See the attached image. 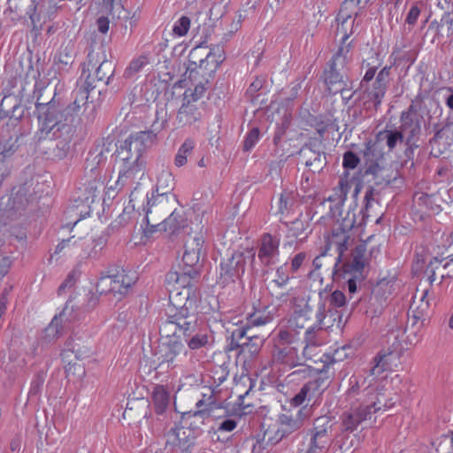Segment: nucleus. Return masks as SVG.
<instances>
[{"label":"nucleus","instance_id":"obj_1","mask_svg":"<svg viewBox=\"0 0 453 453\" xmlns=\"http://www.w3.org/2000/svg\"><path fill=\"white\" fill-rule=\"evenodd\" d=\"M173 296L172 300L178 307L175 312L167 313L166 319L159 327L161 343L158 351V367L167 370L182 368L187 362L188 350L182 338L189 337L196 328L197 316Z\"/></svg>","mask_w":453,"mask_h":453},{"label":"nucleus","instance_id":"obj_2","mask_svg":"<svg viewBox=\"0 0 453 453\" xmlns=\"http://www.w3.org/2000/svg\"><path fill=\"white\" fill-rule=\"evenodd\" d=\"M155 139L156 134L151 130H147L132 134L123 142L117 150L118 179L114 186L107 188L106 195L108 196L144 175L146 162L142 154L147 148L154 143Z\"/></svg>","mask_w":453,"mask_h":453},{"label":"nucleus","instance_id":"obj_3","mask_svg":"<svg viewBox=\"0 0 453 453\" xmlns=\"http://www.w3.org/2000/svg\"><path fill=\"white\" fill-rule=\"evenodd\" d=\"M360 400V404L350 403L349 410L342 414V432L350 434L365 421L375 422L377 415H381L395 405L391 397H383L376 394H363Z\"/></svg>","mask_w":453,"mask_h":453},{"label":"nucleus","instance_id":"obj_4","mask_svg":"<svg viewBox=\"0 0 453 453\" xmlns=\"http://www.w3.org/2000/svg\"><path fill=\"white\" fill-rule=\"evenodd\" d=\"M225 59L223 47L215 45L208 50L203 44L197 45L189 51L184 77L190 81H202L204 85Z\"/></svg>","mask_w":453,"mask_h":453},{"label":"nucleus","instance_id":"obj_5","mask_svg":"<svg viewBox=\"0 0 453 453\" xmlns=\"http://www.w3.org/2000/svg\"><path fill=\"white\" fill-rule=\"evenodd\" d=\"M38 119V141L57 140L60 138L62 131L67 127L66 111L53 102L47 104L37 103L35 105Z\"/></svg>","mask_w":453,"mask_h":453},{"label":"nucleus","instance_id":"obj_6","mask_svg":"<svg viewBox=\"0 0 453 453\" xmlns=\"http://www.w3.org/2000/svg\"><path fill=\"white\" fill-rule=\"evenodd\" d=\"M134 283L135 279L125 270L111 269L101 273L95 288L99 295L110 294L118 300H122Z\"/></svg>","mask_w":453,"mask_h":453},{"label":"nucleus","instance_id":"obj_7","mask_svg":"<svg viewBox=\"0 0 453 453\" xmlns=\"http://www.w3.org/2000/svg\"><path fill=\"white\" fill-rule=\"evenodd\" d=\"M255 259L253 249L234 252L230 257L221 261L219 282L228 285L241 280L246 272L252 270Z\"/></svg>","mask_w":453,"mask_h":453},{"label":"nucleus","instance_id":"obj_8","mask_svg":"<svg viewBox=\"0 0 453 453\" xmlns=\"http://www.w3.org/2000/svg\"><path fill=\"white\" fill-rule=\"evenodd\" d=\"M198 275V270L193 267L182 268L181 272H170L168 274L169 285L173 282L172 288L169 289V301L171 307L167 313L175 312L178 307L174 305L171 297L173 295L177 296L178 300L181 302V307H186L188 311H191L192 301L189 300L190 289L192 281Z\"/></svg>","mask_w":453,"mask_h":453},{"label":"nucleus","instance_id":"obj_9","mask_svg":"<svg viewBox=\"0 0 453 453\" xmlns=\"http://www.w3.org/2000/svg\"><path fill=\"white\" fill-rule=\"evenodd\" d=\"M177 203L176 196L168 190L157 194L152 192L144 211V221L146 222L144 231L146 235H148V229H153V224H158L160 219L173 210Z\"/></svg>","mask_w":453,"mask_h":453},{"label":"nucleus","instance_id":"obj_10","mask_svg":"<svg viewBox=\"0 0 453 453\" xmlns=\"http://www.w3.org/2000/svg\"><path fill=\"white\" fill-rule=\"evenodd\" d=\"M206 88L202 81L196 83L195 88H187L183 94V102L177 112L176 120L179 127L191 126L201 120L202 111L197 102L203 96Z\"/></svg>","mask_w":453,"mask_h":453},{"label":"nucleus","instance_id":"obj_11","mask_svg":"<svg viewBox=\"0 0 453 453\" xmlns=\"http://www.w3.org/2000/svg\"><path fill=\"white\" fill-rule=\"evenodd\" d=\"M303 426L302 411L296 415L282 413L280 414L274 423L270 424L264 432V439L268 443L276 444L285 436L299 430Z\"/></svg>","mask_w":453,"mask_h":453},{"label":"nucleus","instance_id":"obj_12","mask_svg":"<svg viewBox=\"0 0 453 453\" xmlns=\"http://www.w3.org/2000/svg\"><path fill=\"white\" fill-rule=\"evenodd\" d=\"M217 408L216 402L213 395H211L208 398H205L203 395V398L198 400L196 403V411H190L184 412L181 417V427L175 429V434L180 441L181 439L180 432L185 428L198 429L201 426L204 425L205 421L211 418L212 412Z\"/></svg>","mask_w":453,"mask_h":453},{"label":"nucleus","instance_id":"obj_13","mask_svg":"<svg viewBox=\"0 0 453 453\" xmlns=\"http://www.w3.org/2000/svg\"><path fill=\"white\" fill-rule=\"evenodd\" d=\"M332 420L328 416H321L315 419L310 430V442L306 453H327L333 444Z\"/></svg>","mask_w":453,"mask_h":453},{"label":"nucleus","instance_id":"obj_14","mask_svg":"<svg viewBox=\"0 0 453 453\" xmlns=\"http://www.w3.org/2000/svg\"><path fill=\"white\" fill-rule=\"evenodd\" d=\"M273 319V314L269 306L256 308L252 313L246 317V322L233 331L232 337L237 341L246 337L251 342L253 336L248 335V331L254 326H265L272 322ZM245 346L251 353H257L259 350V346L251 342H247Z\"/></svg>","mask_w":453,"mask_h":453},{"label":"nucleus","instance_id":"obj_15","mask_svg":"<svg viewBox=\"0 0 453 453\" xmlns=\"http://www.w3.org/2000/svg\"><path fill=\"white\" fill-rule=\"evenodd\" d=\"M332 379L333 374L330 373L328 370H320L317 372L315 378L306 382L299 393L293 397L292 403L296 406H299L306 401L308 403H315L329 387Z\"/></svg>","mask_w":453,"mask_h":453},{"label":"nucleus","instance_id":"obj_16","mask_svg":"<svg viewBox=\"0 0 453 453\" xmlns=\"http://www.w3.org/2000/svg\"><path fill=\"white\" fill-rule=\"evenodd\" d=\"M113 73L111 62L106 60L105 57L100 58L98 53L90 51L83 64L81 78L84 77V81H88L90 77L94 78L96 88L99 83L107 85Z\"/></svg>","mask_w":453,"mask_h":453},{"label":"nucleus","instance_id":"obj_17","mask_svg":"<svg viewBox=\"0 0 453 453\" xmlns=\"http://www.w3.org/2000/svg\"><path fill=\"white\" fill-rule=\"evenodd\" d=\"M354 216L351 218L348 215L342 219V221H337L334 226L331 234L326 238V249L328 250H334L338 257H342L348 249V242L349 240V231L355 226Z\"/></svg>","mask_w":453,"mask_h":453},{"label":"nucleus","instance_id":"obj_18","mask_svg":"<svg viewBox=\"0 0 453 453\" xmlns=\"http://www.w3.org/2000/svg\"><path fill=\"white\" fill-rule=\"evenodd\" d=\"M205 238L202 232L188 236L184 243L182 263L186 267L196 268L201 259L206 256Z\"/></svg>","mask_w":453,"mask_h":453},{"label":"nucleus","instance_id":"obj_19","mask_svg":"<svg viewBox=\"0 0 453 453\" xmlns=\"http://www.w3.org/2000/svg\"><path fill=\"white\" fill-rule=\"evenodd\" d=\"M385 141L388 151H392L398 143L403 141V135L400 131L385 130L380 132L376 136V141H369L365 143L364 155L368 160H373L374 157H381V148L380 142Z\"/></svg>","mask_w":453,"mask_h":453},{"label":"nucleus","instance_id":"obj_20","mask_svg":"<svg viewBox=\"0 0 453 453\" xmlns=\"http://www.w3.org/2000/svg\"><path fill=\"white\" fill-rule=\"evenodd\" d=\"M60 6L53 0L43 1L42 4H31L27 12L29 16L33 29H41L46 22L54 19Z\"/></svg>","mask_w":453,"mask_h":453},{"label":"nucleus","instance_id":"obj_21","mask_svg":"<svg viewBox=\"0 0 453 453\" xmlns=\"http://www.w3.org/2000/svg\"><path fill=\"white\" fill-rule=\"evenodd\" d=\"M73 238L62 240L56 247L53 256L60 257V256H72L74 253V249L77 247L83 248L85 245L87 247L91 246V250L87 251L85 255L88 257H96L99 254V252L104 248V242L101 240H93L90 243H87V242H82L80 240L79 244H77V241L72 240Z\"/></svg>","mask_w":453,"mask_h":453},{"label":"nucleus","instance_id":"obj_22","mask_svg":"<svg viewBox=\"0 0 453 453\" xmlns=\"http://www.w3.org/2000/svg\"><path fill=\"white\" fill-rule=\"evenodd\" d=\"M361 0H345L342 4L337 15L336 21L337 34L342 35V42L344 43L352 35V27L355 19L352 18V12L349 9L356 4H360Z\"/></svg>","mask_w":453,"mask_h":453},{"label":"nucleus","instance_id":"obj_23","mask_svg":"<svg viewBox=\"0 0 453 453\" xmlns=\"http://www.w3.org/2000/svg\"><path fill=\"white\" fill-rule=\"evenodd\" d=\"M280 239L271 234L262 235L257 257L265 265L274 264L280 256Z\"/></svg>","mask_w":453,"mask_h":453},{"label":"nucleus","instance_id":"obj_24","mask_svg":"<svg viewBox=\"0 0 453 453\" xmlns=\"http://www.w3.org/2000/svg\"><path fill=\"white\" fill-rule=\"evenodd\" d=\"M324 306L319 305L314 311L309 304H305L300 310L295 311L289 320V326L295 330H310V328H312L313 325L317 324V312L321 311L324 313Z\"/></svg>","mask_w":453,"mask_h":453},{"label":"nucleus","instance_id":"obj_25","mask_svg":"<svg viewBox=\"0 0 453 453\" xmlns=\"http://www.w3.org/2000/svg\"><path fill=\"white\" fill-rule=\"evenodd\" d=\"M441 198L438 193L427 194L417 191L413 196L414 207L421 214H439L441 211Z\"/></svg>","mask_w":453,"mask_h":453},{"label":"nucleus","instance_id":"obj_26","mask_svg":"<svg viewBox=\"0 0 453 453\" xmlns=\"http://www.w3.org/2000/svg\"><path fill=\"white\" fill-rule=\"evenodd\" d=\"M399 357L397 353L393 351L380 352L374 358V365L370 370L372 380L381 378L387 380L388 375L384 372L392 371L397 365Z\"/></svg>","mask_w":453,"mask_h":453},{"label":"nucleus","instance_id":"obj_27","mask_svg":"<svg viewBox=\"0 0 453 453\" xmlns=\"http://www.w3.org/2000/svg\"><path fill=\"white\" fill-rule=\"evenodd\" d=\"M325 315L321 311L317 312V324L312 328L306 330L304 334L305 352L310 354L311 349L317 346H323L327 343V334L323 329L322 324Z\"/></svg>","mask_w":453,"mask_h":453},{"label":"nucleus","instance_id":"obj_28","mask_svg":"<svg viewBox=\"0 0 453 453\" xmlns=\"http://www.w3.org/2000/svg\"><path fill=\"white\" fill-rule=\"evenodd\" d=\"M186 226V219L183 211L174 208L168 217L165 218L158 224H153V229H148V235L157 231L167 232L171 234L178 233Z\"/></svg>","mask_w":453,"mask_h":453},{"label":"nucleus","instance_id":"obj_29","mask_svg":"<svg viewBox=\"0 0 453 453\" xmlns=\"http://www.w3.org/2000/svg\"><path fill=\"white\" fill-rule=\"evenodd\" d=\"M290 279L287 265L284 264L279 266L276 269L274 279L268 285L271 295L278 300H287L288 296V285Z\"/></svg>","mask_w":453,"mask_h":453},{"label":"nucleus","instance_id":"obj_30","mask_svg":"<svg viewBox=\"0 0 453 453\" xmlns=\"http://www.w3.org/2000/svg\"><path fill=\"white\" fill-rule=\"evenodd\" d=\"M431 153L434 157H440L453 145V123H448L436 132L430 140Z\"/></svg>","mask_w":453,"mask_h":453},{"label":"nucleus","instance_id":"obj_31","mask_svg":"<svg viewBox=\"0 0 453 453\" xmlns=\"http://www.w3.org/2000/svg\"><path fill=\"white\" fill-rule=\"evenodd\" d=\"M95 81L94 78L90 77L88 81H82L78 85V88L74 90V101L65 109L66 114H78L81 108L87 104L89 93L95 89Z\"/></svg>","mask_w":453,"mask_h":453},{"label":"nucleus","instance_id":"obj_32","mask_svg":"<svg viewBox=\"0 0 453 453\" xmlns=\"http://www.w3.org/2000/svg\"><path fill=\"white\" fill-rule=\"evenodd\" d=\"M365 393L376 394L383 397H389L388 394H387L386 389H379L372 385H370L365 389L360 390V385L357 377L352 376L349 379V388L346 391L347 399L350 402V403L360 404V395Z\"/></svg>","mask_w":453,"mask_h":453},{"label":"nucleus","instance_id":"obj_33","mask_svg":"<svg viewBox=\"0 0 453 453\" xmlns=\"http://www.w3.org/2000/svg\"><path fill=\"white\" fill-rule=\"evenodd\" d=\"M149 193L138 183L129 195L127 204L123 209V214H130L134 211L144 212L148 200H150Z\"/></svg>","mask_w":453,"mask_h":453},{"label":"nucleus","instance_id":"obj_34","mask_svg":"<svg viewBox=\"0 0 453 453\" xmlns=\"http://www.w3.org/2000/svg\"><path fill=\"white\" fill-rule=\"evenodd\" d=\"M272 358L274 363L284 364L289 367L298 364L297 350L289 344H275Z\"/></svg>","mask_w":453,"mask_h":453},{"label":"nucleus","instance_id":"obj_35","mask_svg":"<svg viewBox=\"0 0 453 453\" xmlns=\"http://www.w3.org/2000/svg\"><path fill=\"white\" fill-rule=\"evenodd\" d=\"M324 81L331 94L336 95L345 89L346 83L343 75L336 69L334 60L330 65L329 70L325 71Z\"/></svg>","mask_w":453,"mask_h":453},{"label":"nucleus","instance_id":"obj_36","mask_svg":"<svg viewBox=\"0 0 453 453\" xmlns=\"http://www.w3.org/2000/svg\"><path fill=\"white\" fill-rule=\"evenodd\" d=\"M321 347L322 346H317V348L313 347L311 349L310 354L305 352V347H304L303 350V357L306 360H311L315 363H317L318 361H321L323 363H327L328 361H330V363H335L337 361L342 360L343 357H346V354H344L343 356L341 355V351H345V349H346L345 346L342 347L341 350L339 349H335L334 351V353H332V355H328V354L320 355L321 354V349H320Z\"/></svg>","mask_w":453,"mask_h":453},{"label":"nucleus","instance_id":"obj_37","mask_svg":"<svg viewBox=\"0 0 453 453\" xmlns=\"http://www.w3.org/2000/svg\"><path fill=\"white\" fill-rule=\"evenodd\" d=\"M170 400V394L165 386L157 385L154 388L152 392V402L154 404L155 411L157 414H163Z\"/></svg>","mask_w":453,"mask_h":453},{"label":"nucleus","instance_id":"obj_38","mask_svg":"<svg viewBox=\"0 0 453 453\" xmlns=\"http://www.w3.org/2000/svg\"><path fill=\"white\" fill-rule=\"evenodd\" d=\"M62 361L65 364V372L67 377L69 376H82L85 374V368L82 365L77 363L71 357V352L68 349H64L61 353Z\"/></svg>","mask_w":453,"mask_h":453},{"label":"nucleus","instance_id":"obj_39","mask_svg":"<svg viewBox=\"0 0 453 453\" xmlns=\"http://www.w3.org/2000/svg\"><path fill=\"white\" fill-rule=\"evenodd\" d=\"M366 263L365 248L364 245H358L355 249L351 264L346 266V274L352 272L363 273Z\"/></svg>","mask_w":453,"mask_h":453},{"label":"nucleus","instance_id":"obj_40","mask_svg":"<svg viewBox=\"0 0 453 453\" xmlns=\"http://www.w3.org/2000/svg\"><path fill=\"white\" fill-rule=\"evenodd\" d=\"M195 146L196 142L194 139L188 138L184 141L174 157V165L177 167H181L187 164L188 157L193 152Z\"/></svg>","mask_w":453,"mask_h":453},{"label":"nucleus","instance_id":"obj_41","mask_svg":"<svg viewBox=\"0 0 453 453\" xmlns=\"http://www.w3.org/2000/svg\"><path fill=\"white\" fill-rule=\"evenodd\" d=\"M387 88L388 86L380 82L377 83V81H374L372 87L366 89V97L374 104L376 109L381 104Z\"/></svg>","mask_w":453,"mask_h":453},{"label":"nucleus","instance_id":"obj_42","mask_svg":"<svg viewBox=\"0 0 453 453\" xmlns=\"http://www.w3.org/2000/svg\"><path fill=\"white\" fill-rule=\"evenodd\" d=\"M196 329L191 333L189 337L182 338L184 343L191 350H196L205 347L209 342V335L206 332H197L194 334Z\"/></svg>","mask_w":453,"mask_h":453},{"label":"nucleus","instance_id":"obj_43","mask_svg":"<svg viewBox=\"0 0 453 453\" xmlns=\"http://www.w3.org/2000/svg\"><path fill=\"white\" fill-rule=\"evenodd\" d=\"M289 232L292 236L303 240L308 237L311 230L310 229L309 222L297 219L292 223Z\"/></svg>","mask_w":453,"mask_h":453},{"label":"nucleus","instance_id":"obj_44","mask_svg":"<svg viewBox=\"0 0 453 453\" xmlns=\"http://www.w3.org/2000/svg\"><path fill=\"white\" fill-rule=\"evenodd\" d=\"M191 20L187 16H181L173 26V35L175 38L185 36L190 29Z\"/></svg>","mask_w":453,"mask_h":453},{"label":"nucleus","instance_id":"obj_45","mask_svg":"<svg viewBox=\"0 0 453 453\" xmlns=\"http://www.w3.org/2000/svg\"><path fill=\"white\" fill-rule=\"evenodd\" d=\"M348 188L347 181L341 180L335 188L334 195L328 196L327 200L335 203L337 205H342L347 199Z\"/></svg>","mask_w":453,"mask_h":453},{"label":"nucleus","instance_id":"obj_46","mask_svg":"<svg viewBox=\"0 0 453 453\" xmlns=\"http://www.w3.org/2000/svg\"><path fill=\"white\" fill-rule=\"evenodd\" d=\"M67 346H72V349L65 348V349H68L71 352V357H73V356H74L73 358L75 360H83L90 356V349L86 345H80L78 343L72 344V342H69Z\"/></svg>","mask_w":453,"mask_h":453},{"label":"nucleus","instance_id":"obj_47","mask_svg":"<svg viewBox=\"0 0 453 453\" xmlns=\"http://www.w3.org/2000/svg\"><path fill=\"white\" fill-rule=\"evenodd\" d=\"M344 278L347 280V288L350 294H353L357 291V283H360L363 279L362 273L352 272L351 273L346 274V270L344 271Z\"/></svg>","mask_w":453,"mask_h":453},{"label":"nucleus","instance_id":"obj_48","mask_svg":"<svg viewBox=\"0 0 453 453\" xmlns=\"http://www.w3.org/2000/svg\"><path fill=\"white\" fill-rule=\"evenodd\" d=\"M260 137V131L257 127L251 128L247 134L244 142H243V150L245 151L251 150L254 146L257 143Z\"/></svg>","mask_w":453,"mask_h":453},{"label":"nucleus","instance_id":"obj_49","mask_svg":"<svg viewBox=\"0 0 453 453\" xmlns=\"http://www.w3.org/2000/svg\"><path fill=\"white\" fill-rule=\"evenodd\" d=\"M61 315L55 316L50 324L45 329V334L49 338H58L61 334Z\"/></svg>","mask_w":453,"mask_h":453},{"label":"nucleus","instance_id":"obj_50","mask_svg":"<svg viewBox=\"0 0 453 453\" xmlns=\"http://www.w3.org/2000/svg\"><path fill=\"white\" fill-rule=\"evenodd\" d=\"M73 55L72 50L67 47L60 49L58 54L55 57V62L57 64H62L65 66L70 65L73 62Z\"/></svg>","mask_w":453,"mask_h":453},{"label":"nucleus","instance_id":"obj_51","mask_svg":"<svg viewBox=\"0 0 453 453\" xmlns=\"http://www.w3.org/2000/svg\"><path fill=\"white\" fill-rule=\"evenodd\" d=\"M13 148L8 150L0 152V183L3 181L4 177L9 175L10 167L6 162V158L13 152Z\"/></svg>","mask_w":453,"mask_h":453},{"label":"nucleus","instance_id":"obj_52","mask_svg":"<svg viewBox=\"0 0 453 453\" xmlns=\"http://www.w3.org/2000/svg\"><path fill=\"white\" fill-rule=\"evenodd\" d=\"M150 63L148 57L140 56L139 58L134 59L128 68L127 72L129 73L139 72L143 66L147 65Z\"/></svg>","mask_w":453,"mask_h":453},{"label":"nucleus","instance_id":"obj_53","mask_svg":"<svg viewBox=\"0 0 453 453\" xmlns=\"http://www.w3.org/2000/svg\"><path fill=\"white\" fill-rule=\"evenodd\" d=\"M359 164L358 157L352 151H347L343 155V167L348 169H355Z\"/></svg>","mask_w":453,"mask_h":453},{"label":"nucleus","instance_id":"obj_54","mask_svg":"<svg viewBox=\"0 0 453 453\" xmlns=\"http://www.w3.org/2000/svg\"><path fill=\"white\" fill-rule=\"evenodd\" d=\"M329 303L335 308L342 307L346 303L345 295L340 290H335L331 294Z\"/></svg>","mask_w":453,"mask_h":453},{"label":"nucleus","instance_id":"obj_55","mask_svg":"<svg viewBox=\"0 0 453 453\" xmlns=\"http://www.w3.org/2000/svg\"><path fill=\"white\" fill-rule=\"evenodd\" d=\"M173 178L171 173H162L157 180V189L155 191V194L160 193L159 189L164 188H170L169 183L173 182ZM169 192L171 188L167 189Z\"/></svg>","mask_w":453,"mask_h":453},{"label":"nucleus","instance_id":"obj_56","mask_svg":"<svg viewBox=\"0 0 453 453\" xmlns=\"http://www.w3.org/2000/svg\"><path fill=\"white\" fill-rule=\"evenodd\" d=\"M305 259L306 254L304 252L296 254L290 261V271L293 273H296L301 268Z\"/></svg>","mask_w":453,"mask_h":453},{"label":"nucleus","instance_id":"obj_57","mask_svg":"<svg viewBox=\"0 0 453 453\" xmlns=\"http://www.w3.org/2000/svg\"><path fill=\"white\" fill-rule=\"evenodd\" d=\"M439 262L436 260L435 262H430L427 265L425 274L426 275V280L430 285L436 280L435 270L439 268Z\"/></svg>","mask_w":453,"mask_h":453},{"label":"nucleus","instance_id":"obj_58","mask_svg":"<svg viewBox=\"0 0 453 453\" xmlns=\"http://www.w3.org/2000/svg\"><path fill=\"white\" fill-rule=\"evenodd\" d=\"M419 15H420V9L418 7V5L411 6V8L410 9V11L406 16L405 23L410 26H414L416 24Z\"/></svg>","mask_w":453,"mask_h":453},{"label":"nucleus","instance_id":"obj_59","mask_svg":"<svg viewBox=\"0 0 453 453\" xmlns=\"http://www.w3.org/2000/svg\"><path fill=\"white\" fill-rule=\"evenodd\" d=\"M302 81H296L289 85L288 88V100L293 101L297 98L299 92L302 88Z\"/></svg>","mask_w":453,"mask_h":453},{"label":"nucleus","instance_id":"obj_60","mask_svg":"<svg viewBox=\"0 0 453 453\" xmlns=\"http://www.w3.org/2000/svg\"><path fill=\"white\" fill-rule=\"evenodd\" d=\"M10 267V258L0 252V279L4 278L8 273Z\"/></svg>","mask_w":453,"mask_h":453},{"label":"nucleus","instance_id":"obj_61","mask_svg":"<svg viewBox=\"0 0 453 453\" xmlns=\"http://www.w3.org/2000/svg\"><path fill=\"white\" fill-rule=\"evenodd\" d=\"M237 426V423L235 420L228 418L223 420L218 427L219 432H232L234 431Z\"/></svg>","mask_w":453,"mask_h":453},{"label":"nucleus","instance_id":"obj_62","mask_svg":"<svg viewBox=\"0 0 453 453\" xmlns=\"http://www.w3.org/2000/svg\"><path fill=\"white\" fill-rule=\"evenodd\" d=\"M390 69L391 66H385L383 67L379 73L376 76L375 81H377V83H382L386 86H388L389 74H390Z\"/></svg>","mask_w":453,"mask_h":453},{"label":"nucleus","instance_id":"obj_63","mask_svg":"<svg viewBox=\"0 0 453 453\" xmlns=\"http://www.w3.org/2000/svg\"><path fill=\"white\" fill-rule=\"evenodd\" d=\"M289 210V202L286 195L280 194L278 200V213L285 214Z\"/></svg>","mask_w":453,"mask_h":453},{"label":"nucleus","instance_id":"obj_64","mask_svg":"<svg viewBox=\"0 0 453 453\" xmlns=\"http://www.w3.org/2000/svg\"><path fill=\"white\" fill-rule=\"evenodd\" d=\"M292 342V335L287 330H280L278 334L277 342L275 344H289Z\"/></svg>","mask_w":453,"mask_h":453}]
</instances>
